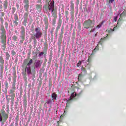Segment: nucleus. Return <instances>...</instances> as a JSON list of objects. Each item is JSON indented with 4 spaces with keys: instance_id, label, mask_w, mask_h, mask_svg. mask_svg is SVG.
Masks as SVG:
<instances>
[{
    "instance_id": "nucleus-1",
    "label": "nucleus",
    "mask_w": 126,
    "mask_h": 126,
    "mask_svg": "<svg viewBox=\"0 0 126 126\" xmlns=\"http://www.w3.org/2000/svg\"><path fill=\"white\" fill-rule=\"evenodd\" d=\"M33 63V61L32 59L30 60L29 62L27 59H26L25 60H24V62L23 63V65H22L23 67L24 65H26L25 70L28 76H30L32 74L31 65Z\"/></svg>"
},
{
    "instance_id": "nucleus-2",
    "label": "nucleus",
    "mask_w": 126,
    "mask_h": 126,
    "mask_svg": "<svg viewBox=\"0 0 126 126\" xmlns=\"http://www.w3.org/2000/svg\"><path fill=\"white\" fill-rule=\"evenodd\" d=\"M83 90L82 89H80V88H77L76 92H74L72 93L70 96L69 99H68L67 100V102H70L71 100H73V99H75L81 94L83 93Z\"/></svg>"
},
{
    "instance_id": "nucleus-3",
    "label": "nucleus",
    "mask_w": 126,
    "mask_h": 126,
    "mask_svg": "<svg viewBox=\"0 0 126 126\" xmlns=\"http://www.w3.org/2000/svg\"><path fill=\"white\" fill-rule=\"evenodd\" d=\"M49 12H51L52 16L54 18H57V12L56 10L55 9V2L54 1H51L48 5Z\"/></svg>"
},
{
    "instance_id": "nucleus-4",
    "label": "nucleus",
    "mask_w": 126,
    "mask_h": 126,
    "mask_svg": "<svg viewBox=\"0 0 126 126\" xmlns=\"http://www.w3.org/2000/svg\"><path fill=\"white\" fill-rule=\"evenodd\" d=\"M94 26V21L93 22L92 20H90V19L85 21L83 23V27L84 29H86V30H88L90 28H93Z\"/></svg>"
},
{
    "instance_id": "nucleus-5",
    "label": "nucleus",
    "mask_w": 126,
    "mask_h": 126,
    "mask_svg": "<svg viewBox=\"0 0 126 126\" xmlns=\"http://www.w3.org/2000/svg\"><path fill=\"white\" fill-rule=\"evenodd\" d=\"M9 117L8 114L4 110L2 109L0 111V122H6Z\"/></svg>"
},
{
    "instance_id": "nucleus-6",
    "label": "nucleus",
    "mask_w": 126,
    "mask_h": 126,
    "mask_svg": "<svg viewBox=\"0 0 126 126\" xmlns=\"http://www.w3.org/2000/svg\"><path fill=\"white\" fill-rule=\"evenodd\" d=\"M42 62L39 60L35 61L34 63V66L32 65V71L35 72L36 68H38V67H41Z\"/></svg>"
},
{
    "instance_id": "nucleus-7",
    "label": "nucleus",
    "mask_w": 126,
    "mask_h": 126,
    "mask_svg": "<svg viewBox=\"0 0 126 126\" xmlns=\"http://www.w3.org/2000/svg\"><path fill=\"white\" fill-rule=\"evenodd\" d=\"M35 31L34 38L36 39H40L43 35L40 28L37 27V28L35 29Z\"/></svg>"
},
{
    "instance_id": "nucleus-8",
    "label": "nucleus",
    "mask_w": 126,
    "mask_h": 126,
    "mask_svg": "<svg viewBox=\"0 0 126 126\" xmlns=\"http://www.w3.org/2000/svg\"><path fill=\"white\" fill-rule=\"evenodd\" d=\"M0 38L1 39H6V31L4 26H1L0 28Z\"/></svg>"
},
{
    "instance_id": "nucleus-9",
    "label": "nucleus",
    "mask_w": 126,
    "mask_h": 126,
    "mask_svg": "<svg viewBox=\"0 0 126 126\" xmlns=\"http://www.w3.org/2000/svg\"><path fill=\"white\" fill-rule=\"evenodd\" d=\"M29 15V13L28 11L27 13H25L24 15L23 16L24 21L22 23V25H23V26H24L25 27H27V26Z\"/></svg>"
},
{
    "instance_id": "nucleus-10",
    "label": "nucleus",
    "mask_w": 126,
    "mask_h": 126,
    "mask_svg": "<svg viewBox=\"0 0 126 126\" xmlns=\"http://www.w3.org/2000/svg\"><path fill=\"white\" fill-rule=\"evenodd\" d=\"M8 93L10 96L11 97V99H14L15 96V88L13 87V84L11 89L9 90Z\"/></svg>"
},
{
    "instance_id": "nucleus-11",
    "label": "nucleus",
    "mask_w": 126,
    "mask_h": 126,
    "mask_svg": "<svg viewBox=\"0 0 126 126\" xmlns=\"http://www.w3.org/2000/svg\"><path fill=\"white\" fill-rule=\"evenodd\" d=\"M23 3L24 4V8L25 9V11L28 12L30 7L29 0H23Z\"/></svg>"
},
{
    "instance_id": "nucleus-12",
    "label": "nucleus",
    "mask_w": 126,
    "mask_h": 126,
    "mask_svg": "<svg viewBox=\"0 0 126 126\" xmlns=\"http://www.w3.org/2000/svg\"><path fill=\"white\" fill-rule=\"evenodd\" d=\"M21 35L20 37H21L22 40H24L25 38V29L24 27H21Z\"/></svg>"
},
{
    "instance_id": "nucleus-13",
    "label": "nucleus",
    "mask_w": 126,
    "mask_h": 126,
    "mask_svg": "<svg viewBox=\"0 0 126 126\" xmlns=\"http://www.w3.org/2000/svg\"><path fill=\"white\" fill-rule=\"evenodd\" d=\"M4 90H2V91L4 92V93H7V89H8L9 87V84L7 80H5V81L4 82Z\"/></svg>"
},
{
    "instance_id": "nucleus-14",
    "label": "nucleus",
    "mask_w": 126,
    "mask_h": 126,
    "mask_svg": "<svg viewBox=\"0 0 126 126\" xmlns=\"http://www.w3.org/2000/svg\"><path fill=\"white\" fill-rule=\"evenodd\" d=\"M5 54V60L6 61H9L10 58V55L8 52H4Z\"/></svg>"
},
{
    "instance_id": "nucleus-15",
    "label": "nucleus",
    "mask_w": 126,
    "mask_h": 126,
    "mask_svg": "<svg viewBox=\"0 0 126 126\" xmlns=\"http://www.w3.org/2000/svg\"><path fill=\"white\" fill-rule=\"evenodd\" d=\"M51 96L52 97V102H54L57 99L58 95L56 93H53L51 94Z\"/></svg>"
},
{
    "instance_id": "nucleus-16",
    "label": "nucleus",
    "mask_w": 126,
    "mask_h": 126,
    "mask_svg": "<svg viewBox=\"0 0 126 126\" xmlns=\"http://www.w3.org/2000/svg\"><path fill=\"white\" fill-rule=\"evenodd\" d=\"M16 76H14L13 78V83H12V86L13 87V88H14V91L15 92L16 90Z\"/></svg>"
},
{
    "instance_id": "nucleus-17",
    "label": "nucleus",
    "mask_w": 126,
    "mask_h": 126,
    "mask_svg": "<svg viewBox=\"0 0 126 126\" xmlns=\"http://www.w3.org/2000/svg\"><path fill=\"white\" fill-rule=\"evenodd\" d=\"M62 23H63L62 20L61 19L59 20V21L58 23V26H57L58 32L59 31L60 29H61V27H62Z\"/></svg>"
},
{
    "instance_id": "nucleus-18",
    "label": "nucleus",
    "mask_w": 126,
    "mask_h": 126,
    "mask_svg": "<svg viewBox=\"0 0 126 126\" xmlns=\"http://www.w3.org/2000/svg\"><path fill=\"white\" fill-rule=\"evenodd\" d=\"M8 4V2L7 0H6L5 1H3V8H4V11H5L6 9H7Z\"/></svg>"
},
{
    "instance_id": "nucleus-19",
    "label": "nucleus",
    "mask_w": 126,
    "mask_h": 126,
    "mask_svg": "<svg viewBox=\"0 0 126 126\" xmlns=\"http://www.w3.org/2000/svg\"><path fill=\"white\" fill-rule=\"evenodd\" d=\"M119 14H120V17H123L126 15V13H125V10H124L123 8L120 9V12Z\"/></svg>"
},
{
    "instance_id": "nucleus-20",
    "label": "nucleus",
    "mask_w": 126,
    "mask_h": 126,
    "mask_svg": "<svg viewBox=\"0 0 126 126\" xmlns=\"http://www.w3.org/2000/svg\"><path fill=\"white\" fill-rule=\"evenodd\" d=\"M53 103V100L51 98H48L45 102V105L46 104H52Z\"/></svg>"
},
{
    "instance_id": "nucleus-21",
    "label": "nucleus",
    "mask_w": 126,
    "mask_h": 126,
    "mask_svg": "<svg viewBox=\"0 0 126 126\" xmlns=\"http://www.w3.org/2000/svg\"><path fill=\"white\" fill-rule=\"evenodd\" d=\"M62 42V38H59L58 41V45L59 48H61Z\"/></svg>"
},
{
    "instance_id": "nucleus-22",
    "label": "nucleus",
    "mask_w": 126,
    "mask_h": 126,
    "mask_svg": "<svg viewBox=\"0 0 126 126\" xmlns=\"http://www.w3.org/2000/svg\"><path fill=\"white\" fill-rule=\"evenodd\" d=\"M70 3L71 4L70 7V10L71 11H74V4L73 3V1H72V0H71L70 1Z\"/></svg>"
},
{
    "instance_id": "nucleus-23",
    "label": "nucleus",
    "mask_w": 126,
    "mask_h": 126,
    "mask_svg": "<svg viewBox=\"0 0 126 126\" xmlns=\"http://www.w3.org/2000/svg\"><path fill=\"white\" fill-rule=\"evenodd\" d=\"M36 10L38 11L39 13L42 11V6L41 5H36Z\"/></svg>"
},
{
    "instance_id": "nucleus-24",
    "label": "nucleus",
    "mask_w": 126,
    "mask_h": 126,
    "mask_svg": "<svg viewBox=\"0 0 126 126\" xmlns=\"http://www.w3.org/2000/svg\"><path fill=\"white\" fill-rule=\"evenodd\" d=\"M52 59H53V53H51L49 56V61L48 62V63L50 64L51 63H52Z\"/></svg>"
},
{
    "instance_id": "nucleus-25",
    "label": "nucleus",
    "mask_w": 126,
    "mask_h": 126,
    "mask_svg": "<svg viewBox=\"0 0 126 126\" xmlns=\"http://www.w3.org/2000/svg\"><path fill=\"white\" fill-rule=\"evenodd\" d=\"M4 60L2 56H0V64H4Z\"/></svg>"
},
{
    "instance_id": "nucleus-26",
    "label": "nucleus",
    "mask_w": 126,
    "mask_h": 126,
    "mask_svg": "<svg viewBox=\"0 0 126 126\" xmlns=\"http://www.w3.org/2000/svg\"><path fill=\"white\" fill-rule=\"evenodd\" d=\"M25 71H26L25 72H22V74L23 75V77L24 79H25V80H27V74L26 73V70H25Z\"/></svg>"
},
{
    "instance_id": "nucleus-27",
    "label": "nucleus",
    "mask_w": 126,
    "mask_h": 126,
    "mask_svg": "<svg viewBox=\"0 0 126 126\" xmlns=\"http://www.w3.org/2000/svg\"><path fill=\"white\" fill-rule=\"evenodd\" d=\"M3 69H4L3 64H0V71L1 75H2Z\"/></svg>"
},
{
    "instance_id": "nucleus-28",
    "label": "nucleus",
    "mask_w": 126,
    "mask_h": 126,
    "mask_svg": "<svg viewBox=\"0 0 126 126\" xmlns=\"http://www.w3.org/2000/svg\"><path fill=\"white\" fill-rule=\"evenodd\" d=\"M107 38H108V34H107V36H106V37H104V38H101L100 39V41L98 42L99 44H100L101 45H102V42H103L104 40H106Z\"/></svg>"
},
{
    "instance_id": "nucleus-29",
    "label": "nucleus",
    "mask_w": 126,
    "mask_h": 126,
    "mask_svg": "<svg viewBox=\"0 0 126 126\" xmlns=\"http://www.w3.org/2000/svg\"><path fill=\"white\" fill-rule=\"evenodd\" d=\"M13 16H14L13 21H19V18L17 14H14Z\"/></svg>"
},
{
    "instance_id": "nucleus-30",
    "label": "nucleus",
    "mask_w": 126,
    "mask_h": 126,
    "mask_svg": "<svg viewBox=\"0 0 126 126\" xmlns=\"http://www.w3.org/2000/svg\"><path fill=\"white\" fill-rule=\"evenodd\" d=\"M104 23H105V21H102L101 23H100V24H99V25L97 26L96 28H97V29H100L102 26L104 25Z\"/></svg>"
},
{
    "instance_id": "nucleus-31",
    "label": "nucleus",
    "mask_w": 126,
    "mask_h": 126,
    "mask_svg": "<svg viewBox=\"0 0 126 126\" xmlns=\"http://www.w3.org/2000/svg\"><path fill=\"white\" fill-rule=\"evenodd\" d=\"M4 27L6 31H8V23L7 22H5Z\"/></svg>"
},
{
    "instance_id": "nucleus-32",
    "label": "nucleus",
    "mask_w": 126,
    "mask_h": 126,
    "mask_svg": "<svg viewBox=\"0 0 126 126\" xmlns=\"http://www.w3.org/2000/svg\"><path fill=\"white\" fill-rule=\"evenodd\" d=\"M13 23L14 27H17L18 26V21H13Z\"/></svg>"
},
{
    "instance_id": "nucleus-33",
    "label": "nucleus",
    "mask_w": 126,
    "mask_h": 126,
    "mask_svg": "<svg viewBox=\"0 0 126 126\" xmlns=\"http://www.w3.org/2000/svg\"><path fill=\"white\" fill-rule=\"evenodd\" d=\"M83 77V74H82L81 73H80V74H79L78 75V80L79 81L82 80Z\"/></svg>"
},
{
    "instance_id": "nucleus-34",
    "label": "nucleus",
    "mask_w": 126,
    "mask_h": 126,
    "mask_svg": "<svg viewBox=\"0 0 126 126\" xmlns=\"http://www.w3.org/2000/svg\"><path fill=\"white\" fill-rule=\"evenodd\" d=\"M43 51H44L43 52H44V55H46L47 51H48V48H46V47H45V45L44 46Z\"/></svg>"
},
{
    "instance_id": "nucleus-35",
    "label": "nucleus",
    "mask_w": 126,
    "mask_h": 126,
    "mask_svg": "<svg viewBox=\"0 0 126 126\" xmlns=\"http://www.w3.org/2000/svg\"><path fill=\"white\" fill-rule=\"evenodd\" d=\"M64 28L63 26L61 29V33L60 36H63V32H64Z\"/></svg>"
},
{
    "instance_id": "nucleus-36",
    "label": "nucleus",
    "mask_w": 126,
    "mask_h": 126,
    "mask_svg": "<svg viewBox=\"0 0 126 126\" xmlns=\"http://www.w3.org/2000/svg\"><path fill=\"white\" fill-rule=\"evenodd\" d=\"M84 62H85V61H84V60L79 61V63H77V66H80L81 65V64H82V63H83Z\"/></svg>"
},
{
    "instance_id": "nucleus-37",
    "label": "nucleus",
    "mask_w": 126,
    "mask_h": 126,
    "mask_svg": "<svg viewBox=\"0 0 126 126\" xmlns=\"http://www.w3.org/2000/svg\"><path fill=\"white\" fill-rule=\"evenodd\" d=\"M98 50H99V48H98V46L97 45V46H96L95 49L94 50H93V53L92 54H93V53H94V52H96V50L97 51Z\"/></svg>"
},
{
    "instance_id": "nucleus-38",
    "label": "nucleus",
    "mask_w": 126,
    "mask_h": 126,
    "mask_svg": "<svg viewBox=\"0 0 126 126\" xmlns=\"http://www.w3.org/2000/svg\"><path fill=\"white\" fill-rule=\"evenodd\" d=\"M77 28L79 30V31H81V24H80V23H78Z\"/></svg>"
},
{
    "instance_id": "nucleus-39",
    "label": "nucleus",
    "mask_w": 126,
    "mask_h": 126,
    "mask_svg": "<svg viewBox=\"0 0 126 126\" xmlns=\"http://www.w3.org/2000/svg\"><path fill=\"white\" fill-rule=\"evenodd\" d=\"M81 70H82V72H83L84 74H87V70H86V69H85V68H82L81 69Z\"/></svg>"
},
{
    "instance_id": "nucleus-40",
    "label": "nucleus",
    "mask_w": 126,
    "mask_h": 126,
    "mask_svg": "<svg viewBox=\"0 0 126 126\" xmlns=\"http://www.w3.org/2000/svg\"><path fill=\"white\" fill-rule=\"evenodd\" d=\"M91 67V65L90 64H88L85 66V68H87V69H90Z\"/></svg>"
},
{
    "instance_id": "nucleus-41",
    "label": "nucleus",
    "mask_w": 126,
    "mask_h": 126,
    "mask_svg": "<svg viewBox=\"0 0 126 126\" xmlns=\"http://www.w3.org/2000/svg\"><path fill=\"white\" fill-rule=\"evenodd\" d=\"M16 8L15 7H13L12 9V14H14V13L16 12Z\"/></svg>"
},
{
    "instance_id": "nucleus-42",
    "label": "nucleus",
    "mask_w": 126,
    "mask_h": 126,
    "mask_svg": "<svg viewBox=\"0 0 126 126\" xmlns=\"http://www.w3.org/2000/svg\"><path fill=\"white\" fill-rule=\"evenodd\" d=\"M11 54L12 56H15V55H16V53L15 51H14V50L11 51Z\"/></svg>"
},
{
    "instance_id": "nucleus-43",
    "label": "nucleus",
    "mask_w": 126,
    "mask_h": 126,
    "mask_svg": "<svg viewBox=\"0 0 126 126\" xmlns=\"http://www.w3.org/2000/svg\"><path fill=\"white\" fill-rule=\"evenodd\" d=\"M17 38H18L17 36H16V35H13V37H12V39H13L14 41H16Z\"/></svg>"
},
{
    "instance_id": "nucleus-44",
    "label": "nucleus",
    "mask_w": 126,
    "mask_h": 126,
    "mask_svg": "<svg viewBox=\"0 0 126 126\" xmlns=\"http://www.w3.org/2000/svg\"><path fill=\"white\" fill-rule=\"evenodd\" d=\"M13 27H14V26H13V25H12V23L10 24V26H9V28L10 29H11V31H13Z\"/></svg>"
},
{
    "instance_id": "nucleus-45",
    "label": "nucleus",
    "mask_w": 126,
    "mask_h": 126,
    "mask_svg": "<svg viewBox=\"0 0 126 126\" xmlns=\"http://www.w3.org/2000/svg\"><path fill=\"white\" fill-rule=\"evenodd\" d=\"M0 23L2 25H3V23H4V20L2 18H0Z\"/></svg>"
},
{
    "instance_id": "nucleus-46",
    "label": "nucleus",
    "mask_w": 126,
    "mask_h": 126,
    "mask_svg": "<svg viewBox=\"0 0 126 126\" xmlns=\"http://www.w3.org/2000/svg\"><path fill=\"white\" fill-rule=\"evenodd\" d=\"M6 39H1V43L2 44H4V43H6Z\"/></svg>"
},
{
    "instance_id": "nucleus-47",
    "label": "nucleus",
    "mask_w": 126,
    "mask_h": 126,
    "mask_svg": "<svg viewBox=\"0 0 126 126\" xmlns=\"http://www.w3.org/2000/svg\"><path fill=\"white\" fill-rule=\"evenodd\" d=\"M5 45H6L5 43H4V44H3L2 45V49H3V50H5V49H6V46H5Z\"/></svg>"
},
{
    "instance_id": "nucleus-48",
    "label": "nucleus",
    "mask_w": 126,
    "mask_h": 126,
    "mask_svg": "<svg viewBox=\"0 0 126 126\" xmlns=\"http://www.w3.org/2000/svg\"><path fill=\"white\" fill-rule=\"evenodd\" d=\"M44 52H40L38 55L39 57H41L43 55H44Z\"/></svg>"
},
{
    "instance_id": "nucleus-49",
    "label": "nucleus",
    "mask_w": 126,
    "mask_h": 126,
    "mask_svg": "<svg viewBox=\"0 0 126 126\" xmlns=\"http://www.w3.org/2000/svg\"><path fill=\"white\" fill-rule=\"evenodd\" d=\"M55 34H56V37H57L58 36V28H57V27L56 28V32H55Z\"/></svg>"
},
{
    "instance_id": "nucleus-50",
    "label": "nucleus",
    "mask_w": 126,
    "mask_h": 126,
    "mask_svg": "<svg viewBox=\"0 0 126 126\" xmlns=\"http://www.w3.org/2000/svg\"><path fill=\"white\" fill-rule=\"evenodd\" d=\"M49 28V22H47V25L45 26V29L47 30Z\"/></svg>"
},
{
    "instance_id": "nucleus-51",
    "label": "nucleus",
    "mask_w": 126,
    "mask_h": 126,
    "mask_svg": "<svg viewBox=\"0 0 126 126\" xmlns=\"http://www.w3.org/2000/svg\"><path fill=\"white\" fill-rule=\"evenodd\" d=\"M1 93V81H0V94Z\"/></svg>"
},
{
    "instance_id": "nucleus-52",
    "label": "nucleus",
    "mask_w": 126,
    "mask_h": 126,
    "mask_svg": "<svg viewBox=\"0 0 126 126\" xmlns=\"http://www.w3.org/2000/svg\"><path fill=\"white\" fill-rule=\"evenodd\" d=\"M79 4V0H76V5H77V6H78Z\"/></svg>"
},
{
    "instance_id": "nucleus-53",
    "label": "nucleus",
    "mask_w": 126,
    "mask_h": 126,
    "mask_svg": "<svg viewBox=\"0 0 126 126\" xmlns=\"http://www.w3.org/2000/svg\"><path fill=\"white\" fill-rule=\"evenodd\" d=\"M44 46L46 47V48H48V44L47 42H44Z\"/></svg>"
},
{
    "instance_id": "nucleus-54",
    "label": "nucleus",
    "mask_w": 126,
    "mask_h": 126,
    "mask_svg": "<svg viewBox=\"0 0 126 126\" xmlns=\"http://www.w3.org/2000/svg\"><path fill=\"white\" fill-rule=\"evenodd\" d=\"M68 107H69V105H68V104H67H67H66V107L65 108V110H67Z\"/></svg>"
},
{
    "instance_id": "nucleus-55",
    "label": "nucleus",
    "mask_w": 126,
    "mask_h": 126,
    "mask_svg": "<svg viewBox=\"0 0 126 126\" xmlns=\"http://www.w3.org/2000/svg\"><path fill=\"white\" fill-rule=\"evenodd\" d=\"M114 1H115V0H109V2L110 3V4H111L113 3Z\"/></svg>"
},
{
    "instance_id": "nucleus-56",
    "label": "nucleus",
    "mask_w": 126,
    "mask_h": 126,
    "mask_svg": "<svg viewBox=\"0 0 126 126\" xmlns=\"http://www.w3.org/2000/svg\"><path fill=\"white\" fill-rule=\"evenodd\" d=\"M0 14H1V17H4L5 14H4V12H1V13H0Z\"/></svg>"
},
{
    "instance_id": "nucleus-57",
    "label": "nucleus",
    "mask_w": 126,
    "mask_h": 126,
    "mask_svg": "<svg viewBox=\"0 0 126 126\" xmlns=\"http://www.w3.org/2000/svg\"><path fill=\"white\" fill-rule=\"evenodd\" d=\"M33 43H34V44H36V43H37V41L36 40V38H35V35H34V40L33 41Z\"/></svg>"
},
{
    "instance_id": "nucleus-58",
    "label": "nucleus",
    "mask_w": 126,
    "mask_h": 126,
    "mask_svg": "<svg viewBox=\"0 0 126 126\" xmlns=\"http://www.w3.org/2000/svg\"><path fill=\"white\" fill-rule=\"evenodd\" d=\"M51 35L54 36V31H51L50 32Z\"/></svg>"
},
{
    "instance_id": "nucleus-59",
    "label": "nucleus",
    "mask_w": 126,
    "mask_h": 126,
    "mask_svg": "<svg viewBox=\"0 0 126 126\" xmlns=\"http://www.w3.org/2000/svg\"><path fill=\"white\" fill-rule=\"evenodd\" d=\"M56 23V20H55V19H54V20H53V23L54 24V25H55Z\"/></svg>"
},
{
    "instance_id": "nucleus-60",
    "label": "nucleus",
    "mask_w": 126,
    "mask_h": 126,
    "mask_svg": "<svg viewBox=\"0 0 126 126\" xmlns=\"http://www.w3.org/2000/svg\"><path fill=\"white\" fill-rule=\"evenodd\" d=\"M117 20H118V17H117V16L115 17H114V21H115V22H117Z\"/></svg>"
},
{
    "instance_id": "nucleus-61",
    "label": "nucleus",
    "mask_w": 126,
    "mask_h": 126,
    "mask_svg": "<svg viewBox=\"0 0 126 126\" xmlns=\"http://www.w3.org/2000/svg\"><path fill=\"white\" fill-rule=\"evenodd\" d=\"M48 21L47 20H46L45 21V27H46V26L47 25V24L48 23Z\"/></svg>"
},
{
    "instance_id": "nucleus-62",
    "label": "nucleus",
    "mask_w": 126,
    "mask_h": 126,
    "mask_svg": "<svg viewBox=\"0 0 126 126\" xmlns=\"http://www.w3.org/2000/svg\"><path fill=\"white\" fill-rule=\"evenodd\" d=\"M68 14H69L68 11H66V12H65V15L66 16H68Z\"/></svg>"
},
{
    "instance_id": "nucleus-63",
    "label": "nucleus",
    "mask_w": 126,
    "mask_h": 126,
    "mask_svg": "<svg viewBox=\"0 0 126 126\" xmlns=\"http://www.w3.org/2000/svg\"><path fill=\"white\" fill-rule=\"evenodd\" d=\"M95 29H92V30L91 31L92 32H94L95 31Z\"/></svg>"
},
{
    "instance_id": "nucleus-64",
    "label": "nucleus",
    "mask_w": 126,
    "mask_h": 126,
    "mask_svg": "<svg viewBox=\"0 0 126 126\" xmlns=\"http://www.w3.org/2000/svg\"><path fill=\"white\" fill-rule=\"evenodd\" d=\"M15 33H16V34H19L18 32H17V30H15Z\"/></svg>"
}]
</instances>
